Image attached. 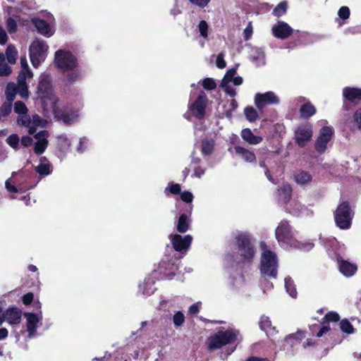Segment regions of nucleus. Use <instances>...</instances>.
<instances>
[{
    "label": "nucleus",
    "mask_w": 361,
    "mask_h": 361,
    "mask_svg": "<svg viewBox=\"0 0 361 361\" xmlns=\"http://www.w3.org/2000/svg\"><path fill=\"white\" fill-rule=\"evenodd\" d=\"M275 235L279 244L285 248L292 247L303 251H309L314 246L311 243H300L295 238V233L292 228L286 221L280 222L276 229Z\"/></svg>",
    "instance_id": "obj_1"
},
{
    "label": "nucleus",
    "mask_w": 361,
    "mask_h": 361,
    "mask_svg": "<svg viewBox=\"0 0 361 361\" xmlns=\"http://www.w3.org/2000/svg\"><path fill=\"white\" fill-rule=\"evenodd\" d=\"M260 271L263 276L276 279L278 274L279 259L276 254L270 250L264 242L260 243Z\"/></svg>",
    "instance_id": "obj_2"
},
{
    "label": "nucleus",
    "mask_w": 361,
    "mask_h": 361,
    "mask_svg": "<svg viewBox=\"0 0 361 361\" xmlns=\"http://www.w3.org/2000/svg\"><path fill=\"white\" fill-rule=\"evenodd\" d=\"M234 243L240 256V261L243 263L252 262L256 250L254 245V239L247 232H241L236 235Z\"/></svg>",
    "instance_id": "obj_3"
},
{
    "label": "nucleus",
    "mask_w": 361,
    "mask_h": 361,
    "mask_svg": "<svg viewBox=\"0 0 361 361\" xmlns=\"http://www.w3.org/2000/svg\"><path fill=\"white\" fill-rule=\"evenodd\" d=\"M37 94L42 99L44 106H49L52 111H55L58 99L54 94L52 78L49 73H44L40 75Z\"/></svg>",
    "instance_id": "obj_4"
},
{
    "label": "nucleus",
    "mask_w": 361,
    "mask_h": 361,
    "mask_svg": "<svg viewBox=\"0 0 361 361\" xmlns=\"http://www.w3.org/2000/svg\"><path fill=\"white\" fill-rule=\"evenodd\" d=\"M354 212L347 201L340 203L334 212V220L336 226L340 229H349L352 224Z\"/></svg>",
    "instance_id": "obj_5"
},
{
    "label": "nucleus",
    "mask_w": 361,
    "mask_h": 361,
    "mask_svg": "<svg viewBox=\"0 0 361 361\" xmlns=\"http://www.w3.org/2000/svg\"><path fill=\"white\" fill-rule=\"evenodd\" d=\"M239 332L234 329L219 331L209 338L208 347L210 350L221 348L223 345L231 344L238 340Z\"/></svg>",
    "instance_id": "obj_6"
},
{
    "label": "nucleus",
    "mask_w": 361,
    "mask_h": 361,
    "mask_svg": "<svg viewBox=\"0 0 361 361\" xmlns=\"http://www.w3.org/2000/svg\"><path fill=\"white\" fill-rule=\"evenodd\" d=\"M55 66L65 73L66 71L73 70L78 67L77 57L71 51L59 49L55 52Z\"/></svg>",
    "instance_id": "obj_7"
},
{
    "label": "nucleus",
    "mask_w": 361,
    "mask_h": 361,
    "mask_svg": "<svg viewBox=\"0 0 361 361\" xmlns=\"http://www.w3.org/2000/svg\"><path fill=\"white\" fill-rule=\"evenodd\" d=\"M48 45L44 41L36 39L30 46V58L32 66L35 68L43 62L46 58Z\"/></svg>",
    "instance_id": "obj_8"
},
{
    "label": "nucleus",
    "mask_w": 361,
    "mask_h": 361,
    "mask_svg": "<svg viewBox=\"0 0 361 361\" xmlns=\"http://www.w3.org/2000/svg\"><path fill=\"white\" fill-rule=\"evenodd\" d=\"M27 177L28 174L21 169L18 171H13L11 173V177L6 180L5 188L8 192L12 194V199H16V197H15L14 195L22 190V188L20 187L21 180L25 179Z\"/></svg>",
    "instance_id": "obj_9"
},
{
    "label": "nucleus",
    "mask_w": 361,
    "mask_h": 361,
    "mask_svg": "<svg viewBox=\"0 0 361 361\" xmlns=\"http://www.w3.org/2000/svg\"><path fill=\"white\" fill-rule=\"evenodd\" d=\"M312 137V126L310 123H307L298 126L294 134L295 142L300 147H304Z\"/></svg>",
    "instance_id": "obj_10"
},
{
    "label": "nucleus",
    "mask_w": 361,
    "mask_h": 361,
    "mask_svg": "<svg viewBox=\"0 0 361 361\" xmlns=\"http://www.w3.org/2000/svg\"><path fill=\"white\" fill-rule=\"evenodd\" d=\"M208 103L207 94L201 91L196 99L189 105L191 114L197 118H202L205 115V109Z\"/></svg>",
    "instance_id": "obj_11"
},
{
    "label": "nucleus",
    "mask_w": 361,
    "mask_h": 361,
    "mask_svg": "<svg viewBox=\"0 0 361 361\" xmlns=\"http://www.w3.org/2000/svg\"><path fill=\"white\" fill-rule=\"evenodd\" d=\"M254 100L255 104L259 110H262L267 105H277L280 103L279 97L271 91L257 93Z\"/></svg>",
    "instance_id": "obj_12"
},
{
    "label": "nucleus",
    "mask_w": 361,
    "mask_h": 361,
    "mask_svg": "<svg viewBox=\"0 0 361 361\" xmlns=\"http://www.w3.org/2000/svg\"><path fill=\"white\" fill-rule=\"evenodd\" d=\"M169 238L174 250L181 254L187 252L192 240L190 235L182 236L179 234H173L171 235Z\"/></svg>",
    "instance_id": "obj_13"
},
{
    "label": "nucleus",
    "mask_w": 361,
    "mask_h": 361,
    "mask_svg": "<svg viewBox=\"0 0 361 361\" xmlns=\"http://www.w3.org/2000/svg\"><path fill=\"white\" fill-rule=\"evenodd\" d=\"M24 317L26 319V327L27 331V336L29 338H32L37 336V329L39 327V324L42 320V312L33 313L25 312Z\"/></svg>",
    "instance_id": "obj_14"
},
{
    "label": "nucleus",
    "mask_w": 361,
    "mask_h": 361,
    "mask_svg": "<svg viewBox=\"0 0 361 361\" xmlns=\"http://www.w3.org/2000/svg\"><path fill=\"white\" fill-rule=\"evenodd\" d=\"M334 135V129L329 126L323 127L319 132V135L315 142V149L319 154L324 153L327 144L331 140Z\"/></svg>",
    "instance_id": "obj_15"
},
{
    "label": "nucleus",
    "mask_w": 361,
    "mask_h": 361,
    "mask_svg": "<svg viewBox=\"0 0 361 361\" xmlns=\"http://www.w3.org/2000/svg\"><path fill=\"white\" fill-rule=\"evenodd\" d=\"M34 134V138L35 140L34 142V152L39 155L43 154L48 147L49 133L47 130H43L37 133H35Z\"/></svg>",
    "instance_id": "obj_16"
},
{
    "label": "nucleus",
    "mask_w": 361,
    "mask_h": 361,
    "mask_svg": "<svg viewBox=\"0 0 361 361\" xmlns=\"http://www.w3.org/2000/svg\"><path fill=\"white\" fill-rule=\"evenodd\" d=\"M272 35L281 39H285L289 37L293 32V29L284 21H278L272 28Z\"/></svg>",
    "instance_id": "obj_17"
},
{
    "label": "nucleus",
    "mask_w": 361,
    "mask_h": 361,
    "mask_svg": "<svg viewBox=\"0 0 361 361\" xmlns=\"http://www.w3.org/2000/svg\"><path fill=\"white\" fill-rule=\"evenodd\" d=\"M286 209L288 212L296 216H310L313 214L312 210L297 200L291 202Z\"/></svg>",
    "instance_id": "obj_18"
},
{
    "label": "nucleus",
    "mask_w": 361,
    "mask_h": 361,
    "mask_svg": "<svg viewBox=\"0 0 361 361\" xmlns=\"http://www.w3.org/2000/svg\"><path fill=\"white\" fill-rule=\"evenodd\" d=\"M340 319V316L336 312H329L326 313L324 317V322L322 323V327L319 329V331L316 334V336L322 337L325 335L328 332L331 331V327L329 325V322H337Z\"/></svg>",
    "instance_id": "obj_19"
},
{
    "label": "nucleus",
    "mask_w": 361,
    "mask_h": 361,
    "mask_svg": "<svg viewBox=\"0 0 361 361\" xmlns=\"http://www.w3.org/2000/svg\"><path fill=\"white\" fill-rule=\"evenodd\" d=\"M249 59L257 67L264 66L266 63L265 54L262 48L251 47Z\"/></svg>",
    "instance_id": "obj_20"
},
{
    "label": "nucleus",
    "mask_w": 361,
    "mask_h": 361,
    "mask_svg": "<svg viewBox=\"0 0 361 361\" xmlns=\"http://www.w3.org/2000/svg\"><path fill=\"white\" fill-rule=\"evenodd\" d=\"M22 312L16 307H10L4 313V321L10 324H18L21 321Z\"/></svg>",
    "instance_id": "obj_21"
},
{
    "label": "nucleus",
    "mask_w": 361,
    "mask_h": 361,
    "mask_svg": "<svg viewBox=\"0 0 361 361\" xmlns=\"http://www.w3.org/2000/svg\"><path fill=\"white\" fill-rule=\"evenodd\" d=\"M338 269L340 272L346 277H350L353 276L357 270V267L355 264L344 259H338Z\"/></svg>",
    "instance_id": "obj_22"
},
{
    "label": "nucleus",
    "mask_w": 361,
    "mask_h": 361,
    "mask_svg": "<svg viewBox=\"0 0 361 361\" xmlns=\"http://www.w3.org/2000/svg\"><path fill=\"white\" fill-rule=\"evenodd\" d=\"M155 278L154 276H148L145 279L142 283L139 284V292L144 295H151L156 290L154 286Z\"/></svg>",
    "instance_id": "obj_23"
},
{
    "label": "nucleus",
    "mask_w": 361,
    "mask_h": 361,
    "mask_svg": "<svg viewBox=\"0 0 361 361\" xmlns=\"http://www.w3.org/2000/svg\"><path fill=\"white\" fill-rule=\"evenodd\" d=\"M343 96L351 102L361 100V88L345 87L343 90Z\"/></svg>",
    "instance_id": "obj_24"
},
{
    "label": "nucleus",
    "mask_w": 361,
    "mask_h": 361,
    "mask_svg": "<svg viewBox=\"0 0 361 361\" xmlns=\"http://www.w3.org/2000/svg\"><path fill=\"white\" fill-rule=\"evenodd\" d=\"M32 23L40 34L48 37L53 35L50 26L46 21L39 18H33Z\"/></svg>",
    "instance_id": "obj_25"
},
{
    "label": "nucleus",
    "mask_w": 361,
    "mask_h": 361,
    "mask_svg": "<svg viewBox=\"0 0 361 361\" xmlns=\"http://www.w3.org/2000/svg\"><path fill=\"white\" fill-rule=\"evenodd\" d=\"M39 164L35 167V171L40 176H48L52 172V166L45 157L39 159Z\"/></svg>",
    "instance_id": "obj_26"
},
{
    "label": "nucleus",
    "mask_w": 361,
    "mask_h": 361,
    "mask_svg": "<svg viewBox=\"0 0 361 361\" xmlns=\"http://www.w3.org/2000/svg\"><path fill=\"white\" fill-rule=\"evenodd\" d=\"M234 149L236 154L246 162L254 163L256 161V156L253 152L240 146H235Z\"/></svg>",
    "instance_id": "obj_27"
},
{
    "label": "nucleus",
    "mask_w": 361,
    "mask_h": 361,
    "mask_svg": "<svg viewBox=\"0 0 361 361\" xmlns=\"http://www.w3.org/2000/svg\"><path fill=\"white\" fill-rule=\"evenodd\" d=\"M65 72L67 73L63 79L66 85H73L82 78V72L78 68H73V70H68Z\"/></svg>",
    "instance_id": "obj_28"
},
{
    "label": "nucleus",
    "mask_w": 361,
    "mask_h": 361,
    "mask_svg": "<svg viewBox=\"0 0 361 361\" xmlns=\"http://www.w3.org/2000/svg\"><path fill=\"white\" fill-rule=\"evenodd\" d=\"M279 201L282 204H287L291 197L292 188L288 183H284L279 189Z\"/></svg>",
    "instance_id": "obj_29"
},
{
    "label": "nucleus",
    "mask_w": 361,
    "mask_h": 361,
    "mask_svg": "<svg viewBox=\"0 0 361 361\" xmlns=\"http://www.w3.org/2000/svg\"><path fill=\"white\" fill-rule=\"evenodd\" d=\"M160 269H164V274L171 279L175 275L176 271L179 269L178 264L173 262H166L162 260L159 264Z\"/></svg>",
    "instance_id": "obj_30"
},
{
    "label": "nucleus",
    "mask_w": 361,
    "mask_h": 361,
    "mask_svg": "<svg viewBox=\"0 0 361 361\" xmlns=\"http://www.w3.org/2000/svg\"><path fill=\"white\" fill-rule=\"evenodd\" d=\"M56 116L63 121L66 124H71L75 122L78 118L77 112L63 113L58 112L56 105L55 106V111H53Z\"/></svg>",
    "instance_id": "obj_31"
},
{
    "label": "nucleus",
    "mask_w": 361,
    "mask_h": 361,
    "mask_svg": "<svg viewBox=\"0 0 361 361\" xmlns=\"http://www.w3.org/2000/svg\"><path fill=\"white\" fill-rule=\"evenodd\" d=\"M242 138L251 145H257L262 141V137L255 135L250 129L245 128L241 132Z\"/></svg>",
    "instance_id": "obj_32"
},
{
    "label": "nucleus",
    "mask_w": 361,
    "mask_h": 361,
    "mask_svg": "<svg viewBox=\"0 0 361 361\" xmlns=\"http://www.w3.org/2000/svg\"><path fill=\"white\" fill-rule=\"evenodd\" d=\"M190 218L186 214H182L176 224V229L179 233H185L190 227Z\"/></svg>",
    "instance_id": "obj_33"
},
{
    "label": "nucleus",
    "mask_w": 361,
    "mask_h": 361,
    "mask_svg": "<svg viewBox=\"0 0 361 361\" xmlns=\"http://www.w3.org/2000/svg\"><path fill=\"white\" fill-rule=\"evenodd\" d=\"M315 113L316 109L310 102H305L300 108V114L302 118H310Z\"/></svg>",
    "instance_id": "obj_34"
},
{
    "label": "nucleus",
    "mask_w": 361,
    "mask_h": 361,
    "mask_svg": "<svg viewBox=\"0 0 361 361\" xmlns=\"http://www.w3.org/2000/svg\"><path fill=\"white\" fill-rule=\"evenodd\" d=\"M232 76L231 71H227L224 78L222 79L221 86L224 89V92L228 94L230 97H234L236 94V92L235 89H233L228 81V79L230 76Z\"/></svg>",
    "instance_id": "obj_35"
},
{
    "label": "nucleus",
    "mask_w": 361,
    "mask_h": 361,
    "mask_svg": "<svg viewBox=\"0 0 361 361\" xmlns=\"http://www.w3.org/2000/svg\"><path fill=\"white\" fill-rule=\"evenodd\" d=\"M17 121L19 125L27 127L30 134L36 133V130L30 126V118L27 113L18 115Z\"/></svg>",
    "instance_id": "obj_36"
},
{
    "label": "nucleus",
    "mask_w": 361,
    "mask_h": 361,
    "mask_svg": "<svg viewBox=\"0 0 361 361\" xmlns=\"http://www.w3.org/2000/svg\"><path fill=\"white\" fill-rule=\"evenodd\" d=\"M285 283V288L287 293L292 298H295L297 297L298 293L296 290V286L294 283V281L290 276H287L284 279Z\"/></svg>",
    "instance_id": "obj_37"
},
{
    "label": "nucleus",
    "mask_w": 361,
    "mask_h": 361,
    "mask_svg": "<svg viewBox=\"0 0 361 361\" xmlns=\"http://www.w3.org/2000/svg\"><path fill=\"white\" fill-rule=\"evenodd\" d=\"M303 338H305V333L302 331H298L295 334H291L287 336L285 341L288 344L294 345L297 343H299Z\"/></svg>",
    "instance_id": "obj_38"
},
{
    "label": "nucleus",
    "mask_w": 361,
    "mask_h": 361,
    "mask_svg": "<svg viewBox=\"0 0 361 361\" xmlns=\"http://www.w3.org/2000/svg\"><path fill=\"white\" fill-rule=\"evenodd\" d=\"M215 142L212 139H205L202 142V153L204 156L210 155L214 148Z\"/></svg>",
    "instance_id": "obj_39"
},
{
    "label": "nucleus",
    "mask_w": 361,
    "mask_h": 361,
    "mask_svg": "<svg viewBox=\"0 0 361 361\" xmlns=\"http://www.w3.org/2000/svg\"><path fill=\"white\" fill-rule=\"evenodd\" d=\"M16 84L10 82L7 85L6 89V96L8 102L12 103L14 100L16 95L18 94V88Z\"/></svg>",
    "instance_id": "obj_40"
},
{
    "label": "nucleus",
    "mask_w": 361,
    "mask_h": 361,
    "mask_svg": "<svg viewBox=\"0 0 361 361\" xmlns=\"http://www.w3.org/2000/svg\"><path fill=\"white\" fill-rule=\"evenodd\" d=\"M18 17H8L6 18V26L10 34H13L18 30Z\"/></svg>",
    "instance_id": "obj_41"
},
{
    "label": "nucleus",
    "mask_w": 361,
    "mask_h": 361,
    "mask_svg": "<svg viewBox=\"0 0 361 361\" xmlns=\"http://www.w3.org/2000/svg\"><path fill=\"white\" fill-rule=\"evenodd\" d=\"M295 180L300 185H305L312 180L311 175L307 171H300L295 176Z\"/></svg>",
    "instance_id": "obj_42"
},
{
    "label": "nucleus",
    "mask_w": 361,
    "mask_h": 361,
    "mask_svg": "<svg viewBox=\"0 0 361 361\" xmlns=\"http://www.w3.org/2000/svg\"><path fill=\"white\" fill-rule=\"evenodd\" d=\"M18 51L13 45H9L6 50V59L11 64L16 63L17 59Z\"/></svg>",
    "instance_id": "obj_43"
},
{
    "label": "nucleus",
    "mask_w": 361,
    "mask_h": 361,
    "mask_svg": "<svg viewBox=\"0 0 361 361\" xmlns=\"http://www.w3.org/2000/svg\"><path fill=\"white\" fill-rule=\"evenodd\" d=\"M185 315L181 311L175 312L174 314L172 317L173 324L175 327L178 328L182 326L185 323Z\"/></svg>",
    "instance_id": "obj_44"
},
{
    "label": "nucleus",
    "mask_w": 361,
    "mask_h": 361,
    "mask_svg": "<svg viewBox=\"0 0 361 361\" xmlns=\"http://www.w3.org/2000/svg\"><path fill=\"white\" fill-rule=\"evenodd\" d=\"M245 118L250 121L253 122L258 118V113L252 106H247L244 109Z\"/></svg>",
    "instance_id": "obj_45"
},
{
    "label": "nucleus",
    "mask_w": 361,
    "mask_h": 361,
    "mask_svg": "<svg viewBox=\"0 0 361 361\" xmlns=\"http://www.w3.org/2000/svg\"><path fill=\"white\" fill-rule=\"evenodd\" d=\"M11 68L6 63L5 57L0 53V76H6L10 74Z\"/></svg>",
    "instance_id": "obj_46"
},
{
    "label": "nucleus",
    "mask_w": 361,
    "mask_h": 361,
    "mask_svg": "<svg viewBox=\"0 0 361 361\" xmlns=\"http://www.w3.org/2000/svg\"><path fill=\"white\" fill-rule=\"evenodd\" d=\"M181 188L180 184L169 183L168 186L164 189V193L168 195V193L170 192L173 195L180 194Z\"/></svg>",
    "instance_id": "obj_47"
},
{
    "label": "nucleus",
    "mask_w": 361,
    "mask_h": 361,
    "mask_svg": "<svg viewBox=\"0 0 361 361\" xmlns=\"http://www.w3.org/2000/svg\"><path fill=\"white\" fill-rule=\"evenodd\" d=\"M47 125V121L42 119L38 115H34L32 118H30V126H33V128L36 130V127L44 128Z\"/></svg>",
    "instance_id": "obj_48"
},
{
    "label": "nucleus",
    "mask_w": 361,
    "mask_h": 361,
    "mask_svg": "<svg viewBox=\"0 0 361 361\" xmlns=\"http://www.w3.org/2000/svg\"><path fill=\"white\" fill-rule=\"evenodd\" d=\"M197 30L202 37L204 39H207L208 37L209 25L205 20H202L199 22Z\"/></svg>",
    "instance_id": "obj_49"
},
{
    "label": "nucleus",
    "mask_w": 361,
    "mask_h": 361,
    "mask_svg": "<svg viewBox=\"0 0 361 361\" xmlns=\"http://www.w3.org/2000/svg\"><path fill=\"white\" fill-rule=\"evenodd\" d=\"M229 284L233 289H238L243 284V279L241 275L236 276H231L229 279Z\"/></svg>",
    "instance_id": "obj_50"
},
{
    "label": "nucleus",
    "mask_w": 361,
    "mask_h": 361,
    "mask_svg": "<svg viewBox=\"0 0 361 361\" xmlns=\"http://www.w3.org/2000/svg\"><path fill=\"white\" fill-rule=\"evenodd\" d=\"M341 330L345 334H353L354 331V328L348 319H343L340 324Z\"/></svg>",
    "instance_id": "obj_51"
},
{
    "label": "nucleus",
    "mask_w": 361,
    "mask_h": 361,
    "mask_svg": "<svg viewBox=\"0 0 361 361\" xmlns=\"http://www.w3.org/2000/svg\"><path fill=\"white\" fill-rule=\"evenodd\" d=\"M319 240L321 243H323V245H324L327 250H329L331 248L334 250L337 245V240L335 238H323L320 237Z\"/></svg>",
    "instance_id": "obj_52"
},
{
    "label": "nucleus",
    "mask_w": 361,
    "mask_h": 361,
    "mask_svg": "<svg viewBox=\"0 0 361 361\" xmlns=\"http://www.w3.org/2000/svg\"><path fill=\"white\" fill-rule=\"evenodd\" d=\"M259 326L261 329L264 331H267L268 330L271 329V322L269 317L266 316H262L260 318L259 321Z\"/></svg>",
    "instance_id": "obj_53"
},
{
    "label": "nucleus",
    "mask_w": 361,
    "mask_h": 361,
    "mask_svg": "<svg viewBox=\"0 0 361 361\" xmlns=\"http://www.w3.org/2000/svg\"><path fill=\"white\" fill-rule=\"evenodd\" d=\"M287 10V4L286 2H281L278 4V6L274 9L273 14L275 16L280 17L286 13Z\"/></svg>",
    "instance_id": "obj_54"
},
{
    "label": "nucleus",
    "mask_w": 361,
    "mask_h": 361,
    "mask_svg": "<svg viewBox=\"0 0 361 361\" xmlns=\"http://www.w3.org/2000/svg\"><path fill=\"white\" fill-rule=\"evenodd\" d=\"M18 88V94L23 99L29 97L28 87L27 84H16Z\"/></svg>",
    "instance_id": "obj_55"
},
{
    "label": "nucleus",
    "mask_w": 361,
    "mask_h": 361,
    "mask_svg": "<svg viewBox=\"0 0 361 361\" xmlns=\"http://www.w3.org/2000/svg\"><path fill=\"white\" fill-rule=\"evenodd\" d=\"M228 71L232 72V76L231 75L228 79L229 82H233L235 85H240L243 83V78L240 76H235L236 71L234 68L230 69Z\"/></svg>",
    "instance_id": "obj_56"
},
{
    "label": "nucleus",
    "mask_w": 361,
    "mask_h": 361,
    "mask_svg": "<svg viewBox=\"0 0 361 361\" xmlns=\"http://www.w3.org/2000/svg\"><path fill=\"white\" fill-rule=\"evenodd\" d=\"M7 144L13 149H17L19 145V137L16 134H12L6 138Z\"/></svg>",
    "instance_id": "obj_57"
},
{
    "label": "nucleus",
    "mask_w": 361,
    "mask_h": 361,
    "mask_svg": "<svg viewBox=\"0 0 361 361\" xmlns=\"http://www.w3.org/2000/svg\"><path fill=\"white\" fill-rule=\"evenodd\" d=\"M89 144V140L86 137H81L79 140L78 145L76 147V151L82 154L87 148Z\"/></svg>",
    "instance_id": "obj_58"
},
{
    "label": "nucleus",
    "mask_w": 361,
    "mask_h": 361,
    "mask_svg": "<svg viewBox=\"0 0 361 361\" xmlns=\"http://www.w3.org/2000/svg\"><path fill=\"white\" fill-rule=\"evenodd\" d=\"M14 111L16 114L20 115L27 113V108L23 102L18 101L14 104Z\"/></svg>",
    "instance_id": "obj_59"
},
{
    "label": "nucleus",
    "mask_w": 361,
    "mask_h": 361,
    "mask_svg": "<svg viewBox=\"0 0 361 361\" xmlns=\"http://www.w3.org/2000/svg\"><path fill=\"white\" fill-rule=\"evenodd\" d=\"M202 85L207 90H212L216 88V84L212 78H207L202 81Z\"/></svg>",
    "instance_id": "obj_60"
},
{
    "label": "nucleus",
    "mask_w": 361,
    "mask_h": 361,
    "mask_svg": "<svg viewBox=\"0 0 361 361\" xmlns=\"http://www.w3.org/2000/svg\"><path fill=\"white\" fill-rule=\"evenodd\" d=\"M193 195L189 191H184L180 192V199L186 203H191L193 200Z\"/></svg>",
    "instance_id": "obj_61"
},
{
    "label": "nucleus",
    "mask_w": 361,
    "mask_h": 361,
    "mask_svg": "<svg viewBox=\"0 0 361 361\" xmlns=\"http://www.w3.org/2000/svg\"><path fill=\"white\" fill-rule=\"evenodd\" d=\"M338 14L341 18L345 20L350 16V9L347 6H342L339 8Z\"/></svg>",
    "instance_id": "obj_62"
},
{
    "label": "nucleus",
    "mask_w": 361,
    "mask_h": 361,
    "mask_svg": "<svg viewBox=\"0 0 361 361\" xmlns=\"http://www.w3.org/2000/svg\"><path fill=\"white\" fill-rule=\"evenodd\" d=\"M216 65L219 68H224L226 67V63L224 60V54L223 53L218 54L216 60Z\"/></svg>",
    "instance_id": "obj_63"
},
{
    "label": "nucleus",
    "mask_w": 361,
    "mask_h": 361,
    "mask_svg": "<svg viewBox=\"0 0 361 361\" xmlns=\"http://www.w3.org/2000/svg\"><path fill=\"white\" fill-rule=\"evenodd\" d=\"M353 118L358 126V128L361 130V108L355 112Z\"/></svg>",
    "instance_id": "obj_64"
}]
</instances>
